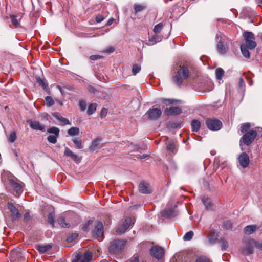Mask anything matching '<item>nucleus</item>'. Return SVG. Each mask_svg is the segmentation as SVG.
Listing matches in <instances>:
<instances>
[{"label":"nucleus","mask_w":262,"mask_h":262,"mask_svg":"<svg viewBox=\"0 0 262 262\" xmlns=\"http://www.w3.org/2000/svg\"><path fill=\"white\" fill-rule=\"evenodd\" d=\"M9 183L11 187L17 193H19L21 191L22 187L19 183L13 180H10Z\"/></svg>","instance_id":"obj_20"},{"label":"nucleus","mask_w":262,"mask_h":262,"mask_svg":"<svg viewBox=\"0 0 262 262\" xmlns=\"http://www.w3.org/2000/svg\"><path fill=\"white\" fill-rule=\"evenodd\" d=\"M177 214L178 212L174 208L166 210L164 212V215L168 217H173Z\"/></svg>","instance_id":"obj_23"},{"label":"nucleus","mask_w":262,"mask_h":262,"mask_svg":"<svg viewBox=\"0 0 262 262\" xmlns=\"http://www.w3.org/2000/svg\"><path fill=\"white\" fill-rule=\"evenodd\" d=\"M103 58V57L102 56L99 55H91L90 57V59L92 60H98L99 59H102Z\"/></svg>","instance_id":"obj_52"},{"label":"nucleus","mask_w":262,"mask_h":262,"mask_svg":"<svg viewBox=\"0 0 262 262\" xmlns=\"http://www.w3.org/2000/svg\"><path fill=\"white\" fill-rule=\"evenodd\" d=\"M52 248V246L51 245H38L36 247V249L40 253H45V252L49 251Z\"/></svg>","instance_id":"obj_21"},{"label":"nucleus","mask_w":262,"mask_h":262,"mask_svg":"<svg viewBox=\"0 0 262 262\" xmlns=\"http://www.w3.org/2000/svg\"><path fill=\"white\" fill-rule=\"evenodd\" d=\"M251 127V124L250 123H245L241 125V130L243 134L249 132V129Z\"/></svg>","instance_id":"obj_35"},{"label":"nucleus","mask_w":262,"mask_h":262,"mask_svg":"<svg viewBox=\"0 0 262 262\" xmlns=\"http://www.w3.org/2000/svg\"><path fill=\"white\" fill-rule=\"evenodd\" d=\"M195 262H210V260L205 256H200L196 258Z\"/></svg>","instance_id":"obj_49"},{"label":"nucleus","mask_w":262,"mask_h":262,"mask_svg":"<svg viewBox=\"0 0 262 262\" xmlns=\"http://www.w3.org/2000/svg\"><path fill=\"white\" fill-rule=\"evenodd\" d=\"M193 235H194L193 232L192 231H190L187 232L184 235V236L183 237V239L185 241H190L192 238Z\"/></svg>","instance_id":"obj_40"},{"label":"nucleus","mask_w":262,"mask_h":262,"mask_svg":"<svg viewBox=\"0 0 262 262\" xmlns=\"http://www.w3.org/2000/svg\"><path fill=\"white\" fill-rule=\"evenodd\" d=\"M68 133L72 136L78 135L79 133V129L76 127H72L68 130Z\"/></svg>","instance_id":"obj_31"},{"label":"nucleus","mask_w":262,"mask_h":262,"mask_svg":"<svg viewBox=\"0 0 262 262\" xmlns=\"http://www.w3.org/2000/svg\"><path fill=\"white\" fill-rule=\"evenodd\" d=\"M139 191L143 194H149L152 191V188L150 185L145 182H142L139 185Z\"/></svg>","instance_id":"obj_15"},{"label":"nucleus","mask_w":262,"mask_h":262,"mask_svg":"<svg viewBox=\"0 0 262 262\" xmlns=\"http://www.w3.org/2000/svg\"><path fill=\"white\" fill-rule=\"evenodd\" d=\"M146 114L149 119L156 120L161 116L162 111L160 108H152L147 112Z\"/></svg>","instance_id":"obj_10"},{"label":"nucleus","mask_w":262,"mask_h":262,"mask_svg":"<svg viewBox=\"0 0 262 262\" xmlns=\"http://www.w3.org/2000/svg\"><path fill=\"white\" fill-rule=\"evenodd\" d=\"M71 158L76 162V163H79L81 161V159L80 158H79V157L76 155H75L74 154L72 157H71Z\"/></svg>","instance_id":"obj_57"},{"label":"nucleus","mask_w":262,"mask_h":262,"mask_svg":"<svg viewBox=\"0 0 262 262\" xmlns=\"http://www.w3.org/2000/svg\"><path fill=\"white\" fill-rule=\"evenodd\" d=\"M58 224L62 227H69L70 225L69 223H66L65 219L63 217H59L57 219Z\"/></svg>","instance_id":"obj_34"},{"label":"nucleus","mask_w":262,"mask_h":262,"mask_svg":"<svg viewBox=\"0 0 262 262\" xmlns=\"http://www.w3.org/2000/svg\"><path fill=\"white\" fill-rule=\"evenodd\" d=\"M132 222V219L130 217H127L124 221V222L119 226L117 229L116 232L118 233H123L130 226Z\"/></svg>","instance_id":"obj_14"},{"label":"nucleus","mask_w":262,"mask_h":262,"mask_svg":"<svg viewBox=\"0 0 262 262\" xmlns=\"http://www.w3.org/2000/svg\"><path fill=\"white\" fill-rule=\"evenodd\" d=\"M161 40L160 37L157 35H154L149 38V41L152 44L156 43Z\"/></svg>","instance_id":"obj_38"},{"label":"nucleus","mask_w":262,"mask_h":262,"mask_svg":"<svg viewBox=\"0 0 262 262\" xmlns=\"http://www.w3.org/2000/svg\"><path fill=\"white\" fill-rule=\"evenodd\" d=\"M151 255L157 259L162 258L164 255V250L159 246H155L151 247L150 250Z\"/></svg>","instance_id":"obj_9"},{"label":"nucleus","mask_w":262,"mask_h":262,"mask_svg":"<svg viewBox=\"0 0 262 262\" xmlns=\"http://www.w3.org/2000/svg\"><path fill=\"white\" fill-rule=\"evenodd\" d=\"M202 201L207 209L209 210L211 208V203L209 198L204 197L202 198Z\"/></svg>","instance_id":"obj_30"},{"label":"nucleus","mask_w":262,"mask_h":262,"mask_svg":"<svg viewBox=\"0 0 262 262\" xmlns=\"http://www.w3.org/2000/svg\"><path fill=\"white\" fill-rule=\"evenodd\" d=\"M100 141L101 139L100 138H97L94 140H93L92 142L91 146H90V150L92 151L96 150Z\"/></svg>","instance_id":"obj_24"},{"label":"nucleus","mask_w":262,"mask_h":262,"mask_svg":"<svg viewBox=\"0 0 262 262\" xmlns=\"http://www.w3.org/2000/svg\"><path fill=\"white\" fill-rule=\"evenodd\" d=\"M224 71L221 68H218L215 70V75L217 79L221 80L224 76Z\"/></svg>","instance_id":"obj_32"},{"label":"nucleus","mask_w":262,"mask_h":262,"mask_svg":"<svg viewBox=\"0 0 262 262\" xmlns=\"http://www.w3.org/2000/svg\"><path fill=\"white\" fill-rule=\"evenodd\" d=\"M52 115L54 117H55L57 120H58L59 121H60V122L62 123V125H70V122L69 120L68 119H67L64 117H63L60 114V113H59L58 112H56V113H53Z\"/></svg>","instance_id":"obj_18"},{"label":"nucleus","mask_w":262,"mask_h":262,"mask_svg":"<svg viewBox=\"0 0 262 262\" xmlns=\"http://www.w3.org/2000/svg\"><path fill=\"white\" fill-rule=\"evenodd\" d=\"M125 243V241L123 240H114L110 244L109 247L110 252L112 254H117L120 253L123 249Z\"/></svg>","instance_id":"obj_2"},{"label":"nucleus","mask_w":262,"mask_h":262,"mask_svg":"<svg viewBox=\"0 0 262 262\" xmlns=\"http://www.w3.org/2000/svg\"><path fill=\"white\" fill-rule=\"evenodd\" d=\"M191 128L193 132H198L201 126L200 122L197 120H193L191 122Z\"/></svg>","instance_id":"obj_25"},{"label":"nucleus","mask_w":262,"mask_h":262,"mask_svg":"<svg viewBox=\"0 0 262 262\" xmlns=\"http://www.w3.org/2000/svg\"><path fill=\"white\" fill-rule=\"evenodd\" d=\"M9 17H10V18L11 19L12 24L15 27H19L20 26V21L21 18V16L10 14Z\"/></svg>","instance_id":"obj_19"},{"label":"nucleus","mask_w":262,"mask_h":262,"mask_svg":"<svg viewBox=\"0 0 262 262\" xmlns=\"http://www.w3.org/2000/svg\"><path fill=\"white\" fill-rule=\"evenodd\" d=\"M78 236V235L76 233L72 235L71 236L68 237L67 239V241L68 242H72L74 239H75Z\"/></svg>","instance_id":"obj_56"},{"label":"nucleus","mask_w":262,"mask_h":262,"mask_svg":"<svg viewBox=\"0 0 262 262\" xmlns=\"http://www.w3.org/2000/svg\"><path fill=\"white\" fill-rule=\"evenodd\" d=\"M48 222L53 227L54 224V215L52 213H50L48 217Z\"/></svg>","instance_id":"obj_47"},{"label":"nucleus","mask_w":262,"mask_h":262,"mask_svg":"<svg viewBox=\"0 0 262 262\" xmlns=\"http://www.w3.org/2000/svg\"><path fill=\"white\" fill-rule=\"evenodd\" d=\"M36 80L39 85L41 86L44 90H49L48 84L45 81H44L43 79H41L40 78H37Z\"/></svg>","instance_id":"obj_36"},{"label":"nucleus","mask_w":262,"mask_h":262,"mask_svg":"<svg viewBox=\"0 0 262 262\" xmlns=\"http://www.w3.org/2000/svg\"><path fill=\"white\" fill-rule=\"evenodd\" d=\"M240 48L243 55L246 58H249L250 53L248 51V47L246 45H241Z\"/></svg>","instance_id":"obj_26"},{"label":"nucleus","mask_w":262,"mask_h":262,"mask_svg":"<svg viewBox=\"0 0 262 262\" xmlns=\"http://www.w3.org/2000/svg\"><path fill=\"white\" fill-rule=\"evenodd\" d=\"M223 227L226 229H231L232 227V222L231 221H226L223 223Z\"/></svg>","instance_id":"obj_44"},{"label":"nucleus","mask_w":262,"mask_h":262,"mask_svg":"<svg viewBox=\"0 0 262 262\" xmlns=\"http://www.w3.org/2000/svg\"><path fill=\"white\" fill-rule=\"evenodd\" d=\"M27 123L33 129L45 131V126L41 124L38 121H32L31 120H27Z\"/></svg>","instance_id":"obj_17"},{"label":"nucleus","mask_w":262,"mask_h":262,"mask_svg":"<svg viewBox=\"0 0 262 262\" xmlns=\"http://www.w3.org/2000/svg\"><path fill=\"white\" fill-rule=\"evenodd\" d=\"M245 246L241 249V252L245 255H249L253 252L255 241L248 238L244 241Z\"/></svg>","instance_id":"obj_5"},{"label":"nucleus","mask_w":262,"mask_h":262,"mask_svg":"<svg viewBox=\"0 0 262 262\" xmlns=\"http://www.w3.org/2000/svg\"><path fill=\"white\" fill-rule=\"evenodd\" d=\"M244 84V80L241 77L239 78V83H238L239 86V87H242Z\"/></svg>","instance_id":"obj_60"},{"label":"nucleus","mask_w":262,"mask_h":262,"mask_svg":"<svg viewBox=\"0 0 262 262\" xmlns=\"http://www.w3.org/2000/svg\"><path fill=\"white\" fill-rule=\"evenodd\" d=\"M257 247L262 250V242L257 245Z\"/></svg>","instance_id":"obj_64"},{"label":"nucleus","mask_w":262,"mask_h":262,"mask_svg":"<svg viewBox=\"0 0 262 262\" xmlns=\"http://www.w3.org/2000/svg\"><path fill=\"white\" fill-rule=\"evenodd\" d=\"M24 220L26 222H28L31 220V216L29 213L27 212L24 215Z\"/></svg>","instance_id":"obj_58"},{"label":"nucleus","mask_w":262,"mask_h":262,"mask_svg":"<svg viewBox=\"0 0 262 262\" xmlns=\"http://www.w3.org/2000/svg\"><path fill=\"white\" fill-rule=\"evenodd\" d=\"M114 51V48L112 47H109L107 48L104 52L108 53H113Z\"/></svg>","instance_id":"obj_59"},{"label":"nucleus","mask_w":262,"mask_h":262,"mask_svg":"<svg viewBox=\"0 0 262 262\" xmlns=\"http://www.w3.org/2000/svg\"><path fill=\"white\" fill-rule=\"evenodd\" d=\"M243 37L245 39V43L248 47V49L252 50L256 46V43L255 41V36L252 32L246 31L243 33Z\"/></svg>","instance_id":"obj_3"},{"label":"nucleus","mask_w":262,"mask_h":262,"mask_svg":"<svg viewBox=\"0 0 262 262\" xmlns=\"http://www.w3.org/2000/svg\"><path fill=\"white\" fill-rule=\"evenodd\" d=\"M104 19V17L101 15H98L96 17V21L97 23H100Z\"/></svg>","instance_id":"obj_55"},{"label":"nucleus","mask_w":262,"mask_h":262,"mask_svg":"<svg viewBox=\"0 0 262 262\" xmlns=\"http://www.w3.org/2000/svg\"><path fill=\"white\" fill-rule=\"evenodd\" d=\"M57 88H58V89L60 91V92H61V93L63 95L64 94V92H63V90H62V88L60 86V85H57Z\"/></svg>","instance_id":"obj_63"},{"label":"nucleus","mask_w":262,"mask_h":262,"mask_svg":"<svg viewBox=\"0 0 262 262\" xmlns=\"http://www.w3.org/2000/svg\"><path fill=\"white\" fill-rule=\"evenodd\" d=\"M166 148L167 150L172 151L174 149V145L173 143L172 142H168L167 144Z\"/></svg>","instance_id":"obj_51"},{"label":"nucleus","mask_w":262,"mask_h":262,"mask_svg":"<svg viewBox=\"0 0 262 262\" xmlns=\"http://www.w3.org/2000/svg\"><path fill=\"white\" fill-rule=\"evenodd\" d=\"M135 13L142 11L146 9L147 6L145 4H135L134 6Z\"/></svg>","instance_id":"obj_29"},{"label":"nucleus","mask_w":262,"mask_h":262,"mask_svg":"<svg viewBox=\"0 0 262 262\" xmlns=\"http://www.w3.org/2000/svg\"><path fill=\"white\" fill-rule=\"evenodd\" d=\"M93 221L92 220H89L86 223L83 224L82 230L86 231H87L88 227L92 224Z\"/></svg>","instance_id":"obj_48"},{"label":"nucleus","mask_w":262,"mask_h":262,"mask_svg":"<svg viewBox=\"0 0 262 262\" xmlns=\"http://www.w3.org/2000/svg\"><path fill=\"white\" fill-rule=\"evenodd\" d=\"M79 106L80 109L82 111H84L86 109V103L84 101L81 100L79 102Z\"/></svg>","instance_id":"obj_50"},{"label":"nucleus","mask_w":262,"mask_h":262,"mask_svg":"<svg viewBox=\"0 0 262 262\" xmlns=\"http://www.w3.org/2000/svg\"><path fill=\"white\" fill-rule=\"evenodd\" d=\"M16 139V134L15 132H11L8 137V141L13 143Z\"/></svg>","instance_id":"obj_41"},{"label":"nucleus","mask_w":262,"mask_h":262,"mask_svg":"<svg viewBox=\"0 0 262 262\" xmlns=\"http://www.w3.org/2000/svg\"><path fill=\"white\" fill-rule=\"evenodd\" d=\"M91 258V253L86 252L83 255L77 254L75 257V259H74L73 262H89Z\"/></svg>","instance_id":"obj_13"},{"label":"nucleus","mask_w":262,"mask_h":262,"mask_svg":"<svg viewBox=\"0 0 262 262\" xmlns=\"http://www.w3.org/2000/svg\"><path fill=\"white\" fill-rule=\"evenodd\" d=\"M238 160L240 165L243 168H246L249 165V157L246 152H242L241 154L238 156Z\"/></svg>","instance_id":"obj_12"},{"label":"nucleus","mask_w":262,"mask_h":262,"mask_svg":"<svg viewBox=\"0 0 262 262\" xmlns=\"http://www.w3.org/2000/svg\"><path fill=\"white\" fill-rule=\"evenodd\" d=\"M189 76V71L188 68L185 66H180L176 75L173 76V82L178 86H180L183 81Z\"/></svg>","instance_id":"obj_1"},{"label":"nucleus","mask_w":262,"mask_h":262,"mask_svg":"<svg viewBox=\"0 0 262 262\" xmlns=\"http://www.w3.org/2000/svg\"><path fill=\"white\" fill-rule=\"evenodd\" d=\"M206 125L211 130H218L222 126V122L217 119H208L206 121Z\"/></svg>","instance_id":"obj_8"},{"label":"nucleus","mask_w":262,"mask_h":262,"mask_svg":"<svg viewBox=\"0 0 262 262\" xmlns=\"http://www.w3.org/2000/svg\"><path fill=\"white\" fill-rule=\"evenodd\" d=\"M45 100H46V102L47 105L48 107H51L52 105H53L54 104V100L50 96H47L45 98Z\"/></svg>","instance_id":"obj_42"},{"label":"nucleus","mask_w":262,"mask_h":262,"mask_svg":"<svg viewBox=\"0 0 262 262\" xmlns=\"http://www.w3.org/2000/svg\"><path fill=\"white\" fill-rule=\"evenodd\" d=\"M72 141L74 143L75 147L78 149L83 148L82 144V141L81 139L78 138H74L72 139Z\"/></svg>","instance_id":"obj_28"},{"label":"nucleus","mask_w":262,"mask_h":262,"mask_svg":"<svg viewBox=\"0 0 262 262\" xmlns=\"http://www.w3.org/2000/svg\"><path fill=\"white\" fill-rule=\"evenodd\" d=\"M59 129L55 126H52L49 128L47 130V133L49 134H52L47 137V140L49 142L55 144L57 142V139L59 136Z\"/></svg>","instance_id":"obj_6"},{"label":"nucleus","mask_w":262,"mask_h":262,"mask_svg":"<svg viewBox=\"0 0 262 262\" xmlns=\"http://www.w3.org/2000/svg\"><path fill=\"white\" fill-rule=\"evenodd\" d=\"M256 228L255 225H248L245 227L244 232L246 234L250 235L256 230Z\"/></svg>","instance_id":"obj_22"},{"label":"nucleus","mask_w":262,"mask_h":262,"mask_svg":"<svg viewBox=\"0 0 262 262\" xmlns=\"http://www.w3.org/2000/svg\"><path fill=\"white\" fill-rule=\"evenodd\" d=\"M174 100L172 99H164L162 100L163 103L165 104L166 105H167L168 104H171L173 103Z\"/></svg>","instance_id":"obj_53"},{"label":"nucleus","mask_w":262,"mask_h":262,"mask_svg":"<svg viewBox=\"0 0 262 262\" xmlns=\"http://www.w3.org/2000/svg\"><path fill=\"white\" fill-rule=\"evenodd\" d=\"M114 19L113 18H110L107 22L106 25V26H110L112 24L113 22Z\"/></svg>","instance_id":"obj_62"},{"label":"nucleus","mask_w":262,"mask_h":262,"mask_svg":"<svg viewBox=\"0 0 262 262\" xmlns=\"http://www.w3.org/2000/svg\"><path fill=\"white\" fill-rule=\"evenodd\" d=\"M218 238V235L215 233H211L208 236V241L211 244H215Z\"/></svg>","instance_id":"obj_33"},{"label":"nucleus","mask_w":262,"mask_h":262,"mask_svg":"<svg viewBox=\"0 0 262 262\" xmlns=\"http://www.w3.org/2000/svg\"><path fill=\"white\" fill-rule=\"evenodd\" d=\"M93 236L101 241L103 238V226L101 222L98 221L93 232Z\"/></svg>","instance_id":"obj_7"},{"label":"nucleus","mask_w":262,"mask_h":262,"mask_svg":"<svg viewBox=\"0 0 262 262\" xmlns=\"http://www.w3.org/2000/svg\"><path fill=\"white\" fill-rule=\"evenodd\" d=\"M257 134L256 130H250L245 133L240 139V141L242 142L246 145H250L255 140Z\"/></svg>","instance_id":"obj_4"},{"label":"nucleus","mask_w":262,"mask_h":262,"mask_svg":"<svg viewBox=\"0 0 262 262\" xmlns=\"http://www.w3.org/2000/svg\"><path fill=\"white\" fill-rule=\"evenodd\" d=\"M97 107L96 103H92L90 104L88 108L87 113L89 115L93 114L96 111Z\"/></svg>","instance_id":"obj_37"},{"label":"nucleus","mask_w":262,"mask_h":262,"mask_svg":"<svg viewBox=\"0 0 262 262\" xmlns=\"http://www.w3.org/2000/svg\"><path fill=\"white\" fill-rule=\"evenodd\" d=\"M74 154L69 148L66 147L64 149V155L65 156L72 157Z\"/></svg>","instance_id":"obj_46"},{"label":"nucleus","mask_w":262,"mask_h":262,"mask_svg":"<svg viewBox=\"0 0 262 262\" xmlns=\"http://www.w3.org/2000/svg\"><path fill=\"white\" fill-rule=\"evenodd\" d=\"M8 208L11 213L13 221L18 220L21 216L18 209L12 203H8Z\"/></svg>","instance_id":"obj_11"},{"label":"nucleus","mask_w":262,"mask_h":262,"mask_svg":"<svg viewBox=\"0 0 262 262\" xmlns=\"http://www.w3.org/2000/svg\"><path fill=\"white\" fill-rule=\"evenodd\" d=\"M107 113V110L106 108H103L101 110V113H100V117H101V118H103L104 117H105V116L106 115Z\"/></svg>","instance_id":"obj_54"},{"label":"nucleus","mask_w":262,"mask_h":262,"mask_svg":"<svg viewBox=\"0 0 262 262\" xmlns=\"http://www.w3.org/2000/svg\"><path fill=\"white\" fill-rule=\"evenodd\" d=\"M141 70V67L138 64H134L133 66L132 71L134 75H136Z\"/></svg>","instance_id":"obj_45"},{"label":"nucleus","mask_w":262,"mask_h":262,"mask_svg":"<svg viewBox=\"0 0 262 262\" xmlns=\"http://www.w3.org/2000/svg\"><path fill=\"white\" fill-rule=\"evenodd\" d=\"M182 112V110L179 107H170L169 108H165L164 113L166 116H174L177 115Z\"/></svg>","instance_id":"obj_16"},{"label":"nucleus","mask_w":262,"mask_h":262,"mask_svg":"<svg viewBox=\"0 0 262 262\" xmlns=\"http://www.w3.org/2000/svg\"><path fill=\"white\" fill-rule=\"evenodd\" d=\"M129 262H139V258L138 256L134 257Z\"/></svg>","instance_id":"obj_61"},{"label":"nucleus","mask_w":262,"mask_h":262,"mask_svg":"<svg viewBox=\"0 0 262 262\" xmlns=\"http://www.w3.org/2000/svg\"><path fill=\"white\" fill-rule=\"evenodd\" d=\"M220 243H221L222 249L223 250H225L228 248V243L224 238H221L220 240Z\"/></svg>","instance_id":"obj_43"},{"label":"nucleus","mask_w":262,"mask_h":262,"mask_svg":"<svg viewBox=\"0 0 262 262\" xmlns=\"http://www.w3.org/2000/svg\"><path fill=\"white\" fill-rule=\"evenodd\" d=\"M218 52L222 54H225L227 52V48L225 47L222 42L220 41L217 45Z\"/></svg>","instance_id":"obj_27"},{"label":"nucleus","mask_w":262,"mask_h":262,"mask_svg":"<svg viewBox=\"0 0 262 262\" xmlns=\"http://www.w3.org/2000/svg\"><path fill=\"white\" fill-rule=\"evenodd\" d=\"M163 27V23H159L158 24L156 25L153 29V31L155 33L158 34L159 33Z\"/></svg>","instance_id":"obj_39"}]
</instances>
